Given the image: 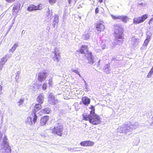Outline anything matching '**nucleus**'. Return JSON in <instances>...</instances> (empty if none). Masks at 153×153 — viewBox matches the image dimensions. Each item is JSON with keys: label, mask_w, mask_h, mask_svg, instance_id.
Returning a JSON list of instances; mask_svg holds the SVG:
<instances>
[{"label": "nucleus", "mask_w": 153, "mask_h": 153, "mask_svg": "<svg viewBox=\"0 0 153 153\" xmlns=\"http://www.w3.org/2000/svg\"><path fill=\"white\" fill-rule=\"evenodd\" d=\"M0 128V153H11V149L9 146L7 136L1 131Z\"/></svg>", "instance_id": "f257e3e1"}, {"label": "nucleus", "mask_w": 153, "mask_h": 153, "mask_svg": "<svg viewBox=\"0 0 153 153\" xmlns=\"http://www.w3.org/2000/svg\"><path fill=\"white\" fill-rule=\"evenodd\" d=\"M91 107L90 114L86 113H84L82 115L83 118L85 120H88L90 123L93 125H98L101 123L100 117L95 114L94 107L92 106Z\"/></svg>", "instance_id": "f03ea898"}, {"label": "nucleus", "mask_w": 153, "mask_h": 153, "mask_svg": "<svg viewBox=\"0 0 153 153\" xmlns=\"http://www.w3.org/2000/svg\"><path fill=\"white\" fill-rule=\"evenodd\" d=\"M114 27V33L115 34V42L117 44L120 45L122 44L123 42V29L119 25H115Z\"/></svg>", "instance_id": "7ed1b4c3"}, {"label": "nucleus", "mask_w": 153, "mask_h": 153, "mask_svg": "<svg viewBox=\"0 0 153 153\" xmlns=\"http://www.w3.org/2000/svg\"><path fill=\"white\" fill-rule=\"evenodd\" d=\"M63 130V125L62 122H58L54 126L53 131L54 133L60 136H62Z\"/></svg>", "instance_id": "20e7f679"}, {"label": "nucleus", "mask_w": 153, "mask_h": 153, "mask_svg": "<svg viewBox=\"0 0 153 153\" xmlns=\"http://www.w3.org/2000/svg\"><path fill=\"white\" fill-rule=\"evenodd\" d=\"M147 18V15L145 14L141 17H137L134 18L133 23L135 24L140 23L143 22Z\"/></svg>", "instance_id": "39448f33"}, {"label": "nucleus", "mask_w": 153, "mask_h": 153, "mask_svg": "<svg viewBox=\"0 0 153 153\" xmlns=\"http://www.w3.org/2000/svg\"><path fill=\"white\" fill-rule=\"evenodd\" d=\"M139 42V39L135 38L134 36H133L130 39L129 43L132 47L137 46Z\"/></svg>", "instance_id": "423d86ee"}, {"label": "nucleus", "mask_w": 153, "mask_h": 153, "mask_svg": "<svg viewBox=\"0 0 153 153\" xmlns=\"http://www.w3.org/2000/svg\"><path fill=\"white\" fill-rule=\"evenodd\" d=\"M139 126V124L137 122L131 124L129 123L127 124V129L129 131L131 132L134 129H135L138 128Z\"/></svg>", "instance_id": "0eeeda50"}, {"label": "nucleus", "mask_w": 153, "mask_h": 153, "mask_svg": "<svg viewBox=\"0 0 153 153\" xmlns=\"http://www.w3.org/2000/svg\"><path fill=\"white\" fill-rule=\"evenodd\" d=\"M58 100L55 99L52 94H50L49 96V102L51 104L55 105L58 102Z\"/></svg>", "instance_id": "6e6552de"}, {"label": "nucleus", "mask_w": 153, "mask_h": 153, "mask_svg": "<svg viewBox=\"0 0 153 153\" xmlns=\"http://www.w3.org/2000/svg\"><path fill=\"white\" fill-rule=\"evenodd\" d=\"M46 73L44 72H39L38 74V80L41 82L45 80L46 78Z\"/></svg>", "instance_id": "1a4fd4ad"}, {"label": "nucleus", "mask_w": 153, "mask_h": 153, "mask_svg": "<svg viewBox=\"0 0 153 153\" xmlns=\"http://www.w3.org/2000/svg\"><path fill=\"white\" fill-rule=\"evenodd\" d=\"M94 144V142L90 140L85 141L81 142L80 143V145L83 146H92Z\"/></svg>", "instance_id": "9d476101"}, {"label": "nucleus", "mask_w": 153, "mask_h": 153, "mask_svg": "<svg viewBox=\"0 0 153 153\" xmlns=\"http://www.w3.org/2000/svg\"><path fill=\"white\" fill-rule=\"evenodd\" d=\"M53 54V58L54 60L55 61V59L56 60L57 62L59 61V52L58 51V50L57 48H55L54 50V51H53L52 53V55Z\"/></svg>", "instance_id": "9b49d317"}, {"label": "nucleus", "mask_w": 153, "mask_h": 153, "mask_svg": "<svg viewBox=\"0 0 153 153\" xmlns=\"http://www.w3.org/2000/svg\"><path fill=\"white\" fill-rule=\"evenodd\" d=\"M45 17L46 19L51 20L52 18L53 14L52 10H50L49 8H48L45 14Z\"/></svg>", "instance_id": "f8f14e48"}, {"label": "nucleus", "mask_w": 153, "mask_h": 153, "mask_svg": "<svg viewBox=\"0 0 153 153\" xmlns=\"http://www.w3.org/2000/svg\"><path fill=\"white\" fill-rule=\"evenodd\" d=\"M127 124H125L123 127H120L117 129L118 131L121 133H126L129 132L128 130L127 129Z\"/></svg>", "instance_id": "ddd939ff"}, {"label": "nucleus", "mask_w": 153, "mask_h": 153, "mask_svg": "<svg viewBox=\"0 0 153 153\" xmlns=\"http://www.w3.org/2000/svg\"><path fill=\"white\" fill-rule=\"evenodd\" d=\"M49 119V117L45 116L42 117L40 120V124L41 126L45 125Z\"/></svg>", "instance_id": "4468645a"}, {"label": "nucleus", "mask_w": 153, "mask_h": 153, "mask_svg": "<svg viewBox=\"0 0 153 153\" xmlns=\"http://www.w3.org/2000/svg\"><path fill=\"white\" fill-rule=\"evenodd\" d=\"M103 70L107 74H109L110 73L111 68L109 64L105 65L103 69Z\"/></svg>", "instance_id": "2eb2a0df"}, {"label": "nucleus", "mask_w": 153, "mask_h": 153, "mask_svg": "<svg viewBox=\"0 0 153 153\" xmlns=\"http://www.w3.org/2000/svg\"><path fill=\"white\" fill-rule=\"evenodd\" d=\"M82 102L84 105H88L90 103V100L87 97H84L82 99Z\"/></svg>", "instance_id": "dca6fc26"}, {"label": "nucleus", "mask_w": 153, "mask_h": 153, "mask_svg": "<svg viewBox=\"0 0 153 153\" xmlns=\"http://www.w3.org/2000/svg\"><path fill=\"white\" fill-rule=\"evenodd\" d=\"M79 51L81 53L85 54L86 52H88V51L87 46L86 45H82Z\"/></svg>", "instance_id": "f3484780"}, {"label": "nucleus", "mask_w": 153, "mask_h": 153, "mask_svg": "<svg viewBox=\"0 0 153 153\" xmlns=\"http://www.w3.org/2000/svg\"><path fill=\"white\" fill-rule=\"evenodd\" d=\"M104 28L103 25L101 23H98L96 26V28L97 29V30L99 31H103Z\"/></svg>", "instance_id": "a211bd4d"}, {"label": "nucleus", "mask_w": 153, "mask_h": 153, "mask_svg": "<svg viewBox=\"0 0 153 153\" xmlns=\"http://www.w3.org/2000/svg\"><path fill=\"white\" fill-rule=\"evenodd\" d=\"M44 95L42 94H40L38 97L37 101L40 104H42L44 101Z\"/></svg>", "instance_id": "6ab92c4d"}, {"label": "nucleus", "mask_w": 153, "mask_h": 153, "mask_svg": "<svg viewBox=\"0 0 153 153\" xmlns=\"http://www.w3.org/2000/svg\"><path fill=\"white\" fill-rule=\"evenodd\" d=\"M40 104H37L35 105L34 109L32 111L33 113H36L37 111L42 108V106Z\"/></svg>", "instance_id": "aec40b11"}, {"label": "nucleus", "mask_w": 153, "mask_h": 153, "mask_svg": "<svg viewBox=\"0 0 153 153\" xmlns=\"http://www.w3.org/2000/svg\"><path fill=\"white\" fill-rule=\"evenodd\" d=\"M58 18L59 16L58 15H56L54 16V19L52 25L54 27H55V25H56L58 23Z\"/></svg>", "instance_id": "412c9836"}, {"label": "nucleus", "mask_w": 153, "mask_h": 153, "mask_svg": "<svg viewBox=\"0 0 153 153\" xmlns=\"http://www.w3.org/2000/svg\"><path fill=\"white\" fill-rule=\"evenodd\" d=\"M38 7L37 6H35L33 5H31L27 8V10L29 11H32L34 10H38Z\"/></svg>", "instance_id": "4be33fe9"}, {"label": "nucleus", "mask_w": 153, "mask_h": 153, "mask_svg": "<svg viewBox=\"0 0 153 153\" xmlns=\"http://www.w3.org/2000/svg\"><path fill=\"white\" fill-rule=\"evenodd\" d=\"M91 33H84L82 35V38L85 40H88V39L90 36Z\"/></svg>", "instance_id": "5701e85b"}, {"label": "nucleus", "mask_w": 153, "mask_h": 153, "mask_svg": "<svg viewBox=\"0 0 153 153\" xmlns=\"http://www.w3.org/2000/svg\"><path fill=\"white\" fill-rule=\"evenodd\" d=\"M150 39H146L144 42V43L143 44L142 47L141 48V49L143 48H145L147 46L148 43L150 41Z\"/></svg>", "instance_id": "b1692460"}, {"label": "nucleus", "mask_w": 153, "mask_h": 153, "mask_svg": "<svg viewBox=\"0 0 153 153\" xmlns=\"http://www.w3.org/2000/svg\"><path fill=\"white\" fill-rule=\"evenodd\" d=\"M41 111L43 113L49 114L51 111V109L49 108H46L44 109H42Z\"/></svg>", "instance_id": "393cba45"}, {"label": "nucleus", "mask_w": 153, "mask_h": 153, "mask_svg": "<svg viewBox=\"0 0 153 153\" xmlns=\"http://www.w3.org/2000/svg\"><path fill=\"white\" fill-rule=\"evenodd\" d=\"M85 56L88 59H89V58H91L92 57L91 53V52L88 51V52H86L85 54Z\"/></svg>", "instance_id": "a878e982"}, {"label": "nucleus", "mask_w": 153, "mask_h": 153, "mask_svg": "<svg viewBox=\"0 0 153 153\" xmlns=\"http://www.w3.org/2000/svg\"><path fill=\"white\" fill-rule=\"evenodd\" d=\"M26 123L27 124L31 125L32 124V118L30 117H27L26 121Z\"/></svg>", "instance_id": "bb28decb"}, {"label": "nucleus", "mask_w": 153, "mask_h": 153, "mask_svg": "<svg viewBox=\"0 0 153 153\" xmlns=\"http://www.w3.org/2000/svg\"><path fill=\"white\" fill-rule=\"evenodd\" d=\"M10 55L9 54H7L6 55L4 56L1 59V60L3 61L5 63L7 61V59L8 58H10Z\"/></svg>", "instance_id": "cd10ccee"}, {"label": "nucleus", "mask_w": 153, "mask_h": 153, "mask_svg": "<svg viewBox=\"0 0 153 153\" xmlns=\"http://www.w3.org/2000/svg\"><path fill=\"white\" fill-rule=\"evenodd\" d=\"M20 9V6L18 5H15L13 8V12L15 13L18 12Z\"/></svg>", "instance_id": "c85d7f7f"}, {"label": "nucleus", "mask_w": 153, "mask_h": 153, "mask_svg": "<svg viewBox=\"0 0 153 153\" xmlns=\"http://www.w3.org/2000/svg\"><path fill=\"white\" fill-rule=\"evenodd\" d=\"M18 46V45L17 43L15 44L12 47V48L10 49L9 51V52H11L12 53H13L16 49L17 47Z\"/></svg>", "instance_id": "c756f323"}, {"label": "nucleus", "mask_w": 153, "mask_h": 153, "mask_svg": "<svg viewBox=\"0 0 153 153\" xmlns=\"http://www.w3.org/2000/svg\"><path fill=\"white\" fill-rule=\"evenodd\" d=\"M128 19V17L125 16H120V20H121L123 22H126Z\"/></svg>", "instance_id": "7c9ffc66"}, {"label": "nucleus", "mask_w": 153, "mask_h": 153, "mask_svg": "<svg viewBox=\"0 0 153 153\" xmlns=\"http://www.w3.org/2000/svg\"><path fill=\"white\" fill-rule=\"evenodd\" d=\"M152 32H150V31H148L147 32L146 35L147 36V39H150L151 37H152Z\"/></svg>", "instance_id": "2f4dec72"}, {"label": "nucleus", "mask_w": 153, "mask_h": 153, "mask_svg": "<svg viewBox=\"0 0 153 153\" xmlns=\"http://www.w3.org/2000/svg\"><path fill=\"white\" fill-rule=\"evenodd\" d=\"M153 74V69L152 68L148 73V75L147 76L148 78H150L151 77L152 74Z\"/></svg>", "instance_id": "473e14b6"}, {"label": "nucleus", "mask_w": 153, "mask_h": 153, "mask_svg": "<svg viewBox=\"0 0 153 153\" xmlns=\"http://www.w3.org/2000/svg\"><path fill=\"white\" fill-rule=\"evenodd\" d=\"M111 16L112 18L114 19H120V16H115L113 14H111Z\"/></svg>", "instance_id": "72a5a7b5"}, {"label": "nucleus", "mask_w": 153, "mask_h": 153, "mask_svg": "<svg viewBox=\"0 0 153 153\" xmlns=\"http://www.w3.org/2000/svg\"><path fill=\"white\" fill-rule=\"evenodd\" d=\"M88 60V62L89 64L91 65H93L94 64V62L92 57H91V58H89V59Z\"/></svg>", "instance_id": "f704fd0d"}, {"label": "nucleus", "mask_w": 153, "mask_h": 153, "mask_svg": "<svg viewBox=\"0 0 153 153\" xmlns=\"http://www.w3.org/2000/svg\"><path fill=\"white\" fill-rule=\"evenodd\" d=\"M34 115V117L33 118V121L34 123H35L37 119V117L36 115V113H33Z\"/></svg>", "instance_id": "c9c22d12"}, {"label": "nucleus", "mask_w": 153, "mask_h": 153, "mask_svg": "<svg viewBox=\"0 0 153 153\" xmlns=\"http://www.w3.org/2000/svg\"><path fill=\"white\" fill-rule=\"evenodd\" d=\"M24 100L23 99H21L18 102L19 104V106H20L24 102Z\"/></svg>", "instance_id": "e433bc0d"}, {"label": "nucleus", "mask_w": 153, "mask_h": 153, "mask_svg": "<svg viewBox=\"0 0 153 153\" xmlns=\"http://www.w3.org/2000/svg\"><path fill=\"white\" fill-rule=\"evenodd\" d=\"M52 82L53 81L52 79H49L48 81V84L50 86H52Z\"/></svg>", "instance_id": "4c0bfd02"}, {"label": "nucleus", "mask_w": 153, "mask_h": 153, "mask_svg": "<svg viewBox=\"0 0 153 153\" xmlns=\"http://www.w3.org/2000/svg\"><path fill=\"white\" fill-rule=\"evenodd\" d=\"M71 71L73 72H74V73H75L77 74H79V72L78 71V69H72Z\"/></svg>", "instance_id": "58836bf2"}, {"label": "nucleus", "mask_w": 153, "mask_h": 153, "mask_svg": "<svg viewBox=\"0 0 153 153\" xmlns=\"http://www.w3.org/2000/svg\"><path fill=\"white\" fill-rule=\"evenodd\" d=\"M56 0H49V1L51 4H53L56 2Z\"/></svg>", "instance_id": "ea45409f"}, {"label": "nucleus", "mask_w": 153, "mask_h": 153, "mask_svg": "<svg viewBox=\"0 0 153 153\" xmlns=\"http://www.w3.org/2000/svg\"><path fill=\"white\" fill-rule=\"evenodd\" d=\"M47 84H44L42 86V88L43 90H45L46 89Z\"/></svg>", "instance_id": "a19ab883"}, {"label": "nucleus", "mask_w": 153, "mask_h": 153, "mask_svg": "<svg viewBox=\"0 0 153 153\" xmlns=\"http://www.w3.org/2000/svg\"><path fill=\"white\" fill-rule=\"evenodd\" d=\"M42 4H39V5H38V6H37V7H38V10H40L42 8Z\"/></svg>", "instance_id": "79ce46f5"}, {"label": "nucleus", "mask_w": 153, "mask_h": 153, "mask_svg": "<svg viewBox=\"0 0 153 153\" xmlns=\"http://www.w3.org/2000/svg\"><path fill=\"white\" fill-rule=\"evenodd\" d=\"M101 47L102 49H105V44L104 43H102Z\"/></svg>", "instance_id": "37998d69"}, {"label": "nucleus", "mask_w": 153, "mask_h": 153, "mask_svg": "<svg viewBox=\"0 0 153 153\" xmlns=\"http://www.w3.org/2000/svg\"><path fill=\"white\" fill-rule=\"evenodd\" d=\"M4 64L5 63L4 62L2 61V60H1V61H0V65L3 66Z\"/></svg>", "instance_id": "c03bdc74"}, {"label": "nucleus", "mask_w": 153, "mask_h": 153, "mask_svg": "<svg viewBox=\"0 0 153 153\" xmlns=\"http://www.w3.org/2000/svg\"><path fill=\"white\" fill-rule=\"evenodd\" d=\"M99 12V9L98 8H97L95 10V13L97 14Z\"/></svg>", "instance_id": "a18cd8bd"}, {"label": "nucleus", "mask_w": 153, "mask_h": 153, "mask_svg": "<svg viewBox=\"0 0 153 153\" xmlns=\"http://www.w3.org/2000/svg\"><path fill=\"white\" fill-rule=\"evenodd\" d=\"M15 0H6V1L8 2H11L14 1Z\"/></svg>", "instance_id": "49530a36"}, {"label": "nucleus", "mask_w": 153, "mask_h": 153, "mask_svg": "<svg viewBox=\"0 0 153 153\" xmlns=\"http://www.w3.org/2000/svg\"><path fill=\"white\" fill-rule=\"evenodd\" d=\"M153 20V18H152L149 22V23L150 25V23H152V21Z\"/></svg>", "instance_id": "de8ad7c7"}, {"label": "nucleus", "mask_w": 153, "mask_h": 153, "mask_svg": "<svg viewBox=\"0 0 153 153\" xmlns=\"http://www.w3.org/2000/svg\"><path fill=\"white\" fill-rule=\"evenodd\" d=\"M2 90V86L0 85V94H1Z\"/></svg>", "instance_id": "09e8293b"}, {"label": "nucleus", "mask_w": 153, "mask_h": 153, "mask_svg": "<svg viewBox=\"0 0 153 153\" xmlns=\"http://www.w3.org/2000/svg\"><path fill=\"white\" fill-rule=\"evenodd\" d=\"M100 60H99L98 61V64L97 65V66H99L100 65Z\"/></svg>", "instance_id": "8fccbe9b"}, {"label": "nucleus", "mask_w": 153, "mask_h": 153, "mask_svg": "<svg viewBox=\"0 0 153 153\" xmlns=\"http://www.w3.org/2000/svg\"><path fill=\"white\" fill-rule=\"evenodd\" d=\"M2 67H3L2 65H0V71H1Z\"/></svg>", "instance_id": "3c124183"}, {"label": "nucleus", "mask_w": 153, "mask_h": 153, "mask_svg": "<svg viewBox=\"0 0 153 153\" xmlns=\"http://www.w3.org/2000/svg\"><path fill=\"white\" fill-rule=\"evenodd\" d=\"M83 80H84V82H85V86H87V83H86V81L85 80H84V79H83Z\"/></svg>", "instance_id": "603ef678"}, {"label": "nucleus", "mask_w": 153, "mask_h": 153, "mask_svg": "<svg viewBox=\"0 0 153 153\" xmlns=\"http://www.w3.org/2000/svg\"><path fill=\"white\" fill-rule=\"evenodd\" d=\"M68 2H69V4H70V3H71V0H68Z\"/></svg>", "instance_id": "864d4df0"}, {"label": "nucleus", "mask_w": 153, "mask_h": 153, "mask_svg": "<svg viewBox=\"0 0 153 153\" xmlns=\"http://www.w3.org/2000/svg\"><path fill=\"white\" fill-rule=\"evenodd\" d=\"M77 74L79 76V77H81V76L80 74H79H79Z\"/></svg>", "instance_id": "5fc2aeb1"}, {"label": "nucleus", "mask_w": 153, "mask_h": 153, "mask_svg": "<svg viewBox=\"0 0 153 153\" xmlns=\"http://www.w3.org/2000/svg\"><path fill=\"white\" fill-rule=\"evenodd\" d=\"M99 1L100 2H102L103 0H99Z\"/></svg>", "instance_id": "6e6d98bb"}, {"label": "nucleus", "mask_w": 153, "mask_h": 153, "mask_svg": "<svg viewBox=\"0 0 153 153\" xmlns=\"http://www.w3.org/2000/svg\"><path fill=\"white\" fill-rule=\"evenodd\" d=\"M152 124H153V117H152Z\"/></svg>", "instance_id": "4d7b16f0"}, {"label": "nucleus", "mask_w": 153, "mask_h": 153, "mask_svg": "<svg viewBox=\"0 0 153 153\" xmlns=\"http://www.w3.org/2000/svg\"><path fill=\"white\" fill-rule=\"evenodd\" d=\"M85 89H87L88 88L87 86H85Z\"/></svg>", "instance_id": "13d9d810"}, {"label": "nucleus", "mask_w": 153, "mask_h": 153, "mask_svg": "<svg viewBox=\"0 0 153 153\" xmlns=\"http://www.w3.org/2000/svg\"><path fill=\"white\" fill-rule=\"evenodd\" d=\"M79 18L80 19H81V17L80 16H79Z\"/></svg>", "instance_id": "bf43d9fd"}, {"label": "nucleus", "mask_w": 153, "mask_h": 153, "mask_svg": "<svg viewBox=\"0 0 153 153\" xmlns=\"http://www.w3.org/2000/svg\"><path fill=\"white\" fill-rule=\"evenodd\" d=\"M73 150L74 151H76L75 150V149H74Z\"/></svg>", "instance_id": "052dcab7"}, {"label": "nucleus", "mask_w": 153, "mask_h": 153, "mask_svg": "<svg viewBox=\"0 0 153 153\" xmlns=\"http://www.w3.org/2000/svg\"><path fill=\"white\" fill-rule=\"evenodd\" d=\"M152 69H153V66H152Z\"/></svg>", "instance_id": "680f3d73"}, {"label": "nucleus", "mask_w": 153, "mask_h": 153, "mask_svg": "<svg viewBox=\"0 0 153 153\" xmlns=\"http://www.w3.org/2000/svg\"><path fill=\"white\" fill-rule=\"evenodd\" d=\"M17 75H16V77H17Z\"/></svg>", "instance_id": "e2e57ef3"}]
</instances>
